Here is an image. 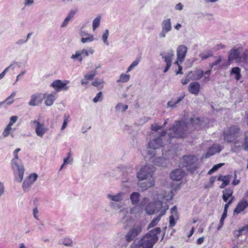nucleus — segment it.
Returning a JSON list of instances; mask_svg holds the SVG:
<instances>
[{
	"mask_svg": "<svg viewBox=\"0 0 248 248\" xmlns=\"http://www.w3.org/2000/svg\"><path fill=\"white\" fill-rule=\"evenodd\" d=\"M187 47L185 45L179 46L177 49V60L179 62H182L186 57L187 52Z\"/></svg>",
	"mask_w": 248,
	"mask_h": 248,
	"instance_id": "nucleus-17",
	"label": "nucleus"
},
{
	"mask_svg": "<svg viewBox=\"0 0 248 248\" xmlns=\"http://www.w3.org/2000/svg\"><path fill=\"white\" fill-rule=\"evenodd\" d=\"M166 131H163L158 137L151 140L148 143V147L154 150L159 149L165 144V140L167 138Z\"/></svg>",
	"mask_w": 248,
	"mask_h": 248,
	"instance_id": "nucleus-7",
	"label": "nucleus"
},
{
	"mask_svg": "<svg viewBox=\"0 0 248 248\" xmlns=\"http://www.w3.org/2000/svg\"><path fill=\"white\" fill-rule=\"evenodd\" d=\"M240 51L238 49H232L230 52L229 61H232L239 58Z\"/></svg>",
	"mask_w": 248,
	"mask_h": 248,
	"instance_id": "nucleus-25",
	"label": "nucleus"
},
{
	"mask_svg": "<svg viewBox=\"0 0 248 248\" xmlns=\"http://www.w3.org/2000/svg\"><path fill=\"white\" fill-rule=\"evenodd\" d=\"M161 232L159 227L150 230L138 242L137 244H133L131 247L134 248H152L158 240L157 234Z\"/></svg>",
	"mask_w": 248,
	"mask_h": 248,
	"instance_id": "nucleus-3",
	"label": "nucleus"
},
{
	"mask_svg": "<svg viewBox=\"0 0 248 248\" xmlns=\"http://www.w3.org/2000/svg\"><path fill=\"white\" fill-rule=\"evenodd\" d=\"M101 20V16H97L93 22V29L94 31L100 25Z\"/></svg>",
	"mask_w": 248,
	"mask_h": 248,
	"instance_id": "nucleus-33",
	"label": "nucleus"
},
{
	"mask_svg": "<svg viewBox=\"0 0 248 248\" xmlns=\"http://www.w3.org/2000/svg\"><path fill=\"white\" fill-rule=\"evenodd\" d=\"M46 96V93H37L32 94L28 103L29 105L33 107L39 105L42 103Z\"/></svg>",
	"mask_w": 248,
	"mask_h": 248,
	"instance_id": "nucleus-10",
	"label": "nucleus"
},
{
	"mask_svg": "<svg viewBox=\"0 0 248 248\" xmlns=\"http://www.w3.org/2000/svg\"><path fill=\"white\" fill-rule=\"evenodd\" d=\"M12 130V127H9L7 125L6 128L4 129V131L2 132V135L4 137H8L10 134L11 131Z\"/></svg>",
	"mask_w": 248,
	"mask_h": 248,
	"instance_id": "nucleus-45",
	"label": "nucleus"
},
{
	"mask_svg": "<svg viewBox=\"0 0 248 248\" xmlns=\"http://www.w3.org/2000/svg\"><path fill=\"white\" fill-rule=\"evenodd\" d=\"M195 120L191 118L190 123L184 121H176L167 134V142L170 143L172 138H184L186 135L194 130L196 127L194 125Z\"/></svg>",
	"mask_w": 248,
	"mask_h": 248,
	"instance_id": "nucleus-1",
	"label": "nucleus"
},
{
	"mask_svg": "<svg viewBox=\"0 0 248 248\" xmlns=\"http://www.w3.org/2000/svg\"><path fill=\"white\" fill-rule=\"evenodd\" d=\"M127 108V105H124L121 103H118L115 107V109L116 110L119 111L121 110L123 112L125 111Z\"/></svg>",
	"mask_w": 248,
	"mask_h": 248,
	"instance_id": "nucleus-38",
	"label": "nucleus"
},
{
	"mask_svg": "<svg viewBox=\"0 0 248 248\" xmlns=\"http://www.w3.org/2000/svg\"><path fill=\"white\" fill-rule=\"evenodd\" d=\"M129 75L122 74L121 75L120 79L117 80V82H126L129 80Z\"/></svg>",
	"mask_w": 248,
	"mask_h": 248,
	"instance_id": "nucleus-35",
	"label": "nucleus"
},
{
	"mask_svg": "<svg viewBox=\"0 0 248 248\" xmlns=\"http://www.w3.org/2000/svg\"><path fill=\"white\" fill-rule=\"evenodd\" d=\"M232 190L231 188H226L225 190L223 191V194L229 197L232 196Z\"/></svg>",
	"mask_w": 248,
	"mask_h": 248,
	"instance_id": "nucleus-54",
	"label": "nucleus"
},
{
	"mask_svg": "<svg viewBox=\"0 0 248 248\" xmlns=\"http://www.w3.org/2000/svg\"><path fill=\"white\" fill-rule=\"evenodd\" d=\"M73 243L72 240L69 238H65L63 239V244L66 246H71Z\"/></svg>",
	"mask_w": 248,
	"mask_h": 248,
	"instance_id": "nucleus-52",
	"label": "nucleus"
},
{
	"mask_svg": "<svg viewBox=\"0 0 248 248\" xmlns=\"http://www.w3.org/2000/svg\"><path fill=\"white\" fill-rule=\"evenodd\" d=\"M240 71L241 70L238 67H233L231 70V74L235 75L234 78L236 80H239L241 78Z\"/></svg>",
	"mask_w": 248,
	"mask_h": 248,
	"instance_id": "nucleus-29",
	"label": "nucleus"
},
{
	"mask_svg": "<svg viewBox=\"0 0 248 248\" xmlns=\"http://www.w3.org/2000/svg\"><path fill=\"white\" fill-rule=\"evenodd\" d=\"M142 227L141 225H135L127 232L125 236V239L127 242L134 240L141 232Z\"/></svg>",
	"mask_w": 248,
	"mask_h": 248,
	"instance_id": "nucleus-9",
	"label": "nucleus"
},
{
	"mask_svg": "<svg viewBox=\"0 0 248 248\" xmlns=\"http://www.w3.org/2000/svg\"><path fill=\"white\" fill-rule=\"evenodd\" d=\"M204 75V71L201 69H199L193 74V79L198 80L200 79Z\"/></svg>",
	"mask_w": 248,
	"mask_h": 248,
	"instance_id": "nucleus-31",
	"label": "nucleus"
},
{
	"mask_svg": "<svg viewBox=\"0 0 248 248\" xmlns=\"http://www.w3.org/2000/svg\"><path fill=\"white\" fill-rule=\"evenodd\" d=\"M168 32H169V31L162 29L161 32L159 33V37L160 38H165L166 36V34Z\"/></svg>",
	"mask_w": 248,
	"mask_h": 248,
	"instance_id": "nucleus-59",
	"label": "nucleus"
},
{
	"mask_svg": "<svg viewBox=\"0 0 248 248\" xmlns=\"http://www.w3.org/2000/svg\"><path fill=\"white\" fill-rule=\"evenodd\" d=\"M185 95H182L177 98H173L170 101L167 103L168 107L171 108H175L177 107V105L183 100Z\"/></svg>",
	"mask_w": 248,
	"mask_h": 248,
	"instance_id": "nucleus-21",
	"label": "nucleus"
},
{
	"mask_svg": "<svg viewBox=\"0 0 248 248\" xmlns=\"http://www.w3.org/2000/svg\"><path fill=\"white\" fill-rule=\"evenodd\" d=\"M200 84L197 81L191 82L188 86V91L192 94H198L200 92Z\"/></svg>",
	"mask_w": 248,
	"mask_h": 248,
	"instance_id": "nucleus-20",
	"label": "nucleus"
},
{
	"mask_svg": "<svg viewBox=\"0 0 248 248\" xmlns=\"http://www.w3.org/2000/svg\"><path fill=\"white\" fill-rule=\"evenodd\" d=\"M27 42V40L25 39H19L16 42L15 44L17 46H21L23 44H25Z\"/></svg>",
	"mask_w": 248,
	"mask_h": 248,
	"instance_id": "nucleus-63",
	"label": "nucleus"
},
{
	"mask_svg": "<svg viewBox=\"0 0 248 248\" xmlns=\"http://www.w3.org/2000/svg\"><path fill=\"white\" fill-rule=\"evenodd\" d=\"M21 150L20 148H16L13 152L14 157L11 161V165L14 170L15 180L20 183L23 178L24 168L19 159L18 153Z\"/></svg>",
	"mask_w": 248,
	"mask_h": 248,
	"instance_id": "nucleus-4",
	"label": "nucleus"
},
{
	"mask_svg": "<svg viewBox=\"0 0 248 248\" xmlns=\"http://www.w3.org/2000/svg\"><path fill=\"white\" fill-rule=\"evenodd\" d=\"M160 56L164 60L166 64H171L172 60L174 56V51L172 49H169L166 52H161Z\"/></svg>",
	"mask_w": 248,
	"mask_h": 248,
	"instance_id": "nucleus-15",
	"label": "nucleus"
},
{
	"mask_svg": "<svg viewBox=\"0 0 248 248\" xmlns=\"http://www.w3.org/2000/svg\"><path fill=\"white\" fill-rule=\"evenodd\" d=\"M167 123V122L166 121H165V123H164V124L162 126L158 125L156 124H152V130L153 131H157L158 130L161 129L162 127H164L166 125Z\"/></svg>",
	"mask_w": 248,
	"mask_h": 248,
	"instance_id": "nucleus-43",
	"label": "nucleus"
},
{
	"mask_svg": "<svg viewBox=\"0 0 248 248\" xmlns=\"http://www.w3.org/2000/svg\"><path fill=\"white\" fill-rule=\"evenodd\" d=\"M176 224V221L175 220V217L174 215H171L170 216V221H169V226L170 227H174Z\"/></svg>",
	"mask_w": 248,
	"mask_h": 248,
	"instance_id": "nucleus-48",
	"label": "nucleus"
},
{
	"mask_svg": "<svg viewBox=\"0 0 248 248\" xmlns=\"http://www.w3.org/2000/svg\"><path fill=\"white\" fill-rule=\"evenodd\" d=\"M94 52V50L92 47L83 49L82 50L76 51L75 54L71 55V58L73 60L77 59L79 62H81L83 57H88L89 54H93Z\"/></svg>",
	"mask_w": 248,
	"mask_h": 248,
	"instance_id": "nucleus-8",
	"label": "nucleus"
},
{
	"mask_svg": "<svg viewBox=\"0 0 248 248\" xmlns=\"http://www.w3.org/2000/svg\"><path fill=\"white\" fill-rule=\"evenodd\" d=\"M226 217L227 213L226 212H223L219 221V224H221V226H222L223 225L224 220Z\"/></svg>",
	"mask_w": 248,
	"mask_h": 248,
	"instance_id": "nucleus-62",
	"label": "nucleus"
},
{
	"mask_svg": "<svg viewBox=\"0 0 248 248\" xmlns=\"http://www.w3.org/2000/svg\"><path fill=\"white\" fill-rule=\"evenodd\" d=\"M140 196L139 192H133L131 194L130 199L132 204L136 205L139 202Z\"/></svg>",
	"mask_w": 248,
	"mask_h": 248,
	"instance_id": "nucleus-28",
	"label": "nucleus"
},
{
	"mask_svg": "<svg viewBox=\"0 0 248 248\" xmlns=\"http://www.w3.org/2000/svg\"><path fill=\"white\" fill-rule=\"evenodd\" d=\"M147 153L149 155H153L152 162L155 166L159 167H165L167 164V159L163 157H154L155 155L154 151L152 152L150 150H148Z\"/></svg>",
	"mask_w": 248,
	"mask_h": 248,
	"instance_id": "nucleus-13",
	"label": "nucleus"
},
{
	"mask_svg": "<svg viewBox=\"0 0 248 248\" xmlns=\"http://www.w3.org/2000/svg\"><path fill=\"white\" fill-rule=\"evenodd\" d=\"M15 68V66L14 65V64H11L6 67L3 71L0 74V80L5 76L6 73L9 70V69H12V70H14Z\"/></svg>",
	"mask_w": 248,
	"mask_h": 248,
	"instance_id": "nucleus-37",
	"label": "nucleus"
},
{
	"mask_svg": "<svg viewBox=\"0 0 248 248\" xmlns=\"http://www.w3.org/2000/svg\"><path fill=\"white\" fill-rule=\"evenodd\" d=\"M97 74V73L96 70H94L93 71H92L89 74H86L84 75V78L88 80H93Z\"/></svg>",
	"mask_w": 248,
	"mask_h": 248,
	"instance_id": "nucleus-32",
	"label": "nucleus"
},
{
	"mask_svg": "<svg viewBox=\"0 0 248 248\" xmlns=\"http://www.w3.org/2000/svg\"><path fill=\"white\" fill-rule=\"evenodd\" d=\"M109 31L108 30H106L104 33L102 35V40L103 42L106 45H108V43L107 41V39L108 36Z\"/></svg>",
	"mask_w": 248,
	"mask_h": 248,
	"instance_id": "nucleus-41",
	"label": "nucleus"
},
{
	"mask_svg": "<svg viewBox=\"0 0 248 248\" xmlns=\"http://www.w3.org/2000/svg\"><path fill=\"white\" fill-rule=\"evenodd\" d=\"M180 164L187 170L193 173L198 168V159L194 155H185L180 160Z\"/></svg>",
	"mask_w": 248,
	"mask_h": 248,
	"instance_id": "nucleus-5",
	"label": "nucleus"
},
{
	"mask_svg": "<svg viewBox=\"0 0 248 248\" xmlns=\"http://www.w3.org/2000/svg\"><path fill=\"white\" fill-rule=\"evenodd\" d=\"M81 37V42L82 43L92 42L94 40L93 35L89 34L84 31L81 30L79 33Z\"/></svg>",
	"mask_w": 248,
	"mask_h": 248,
	"instance_id": "nucleus-18",
	"label": "nucleus"
},
{
	"mask_svg": "<svg viewBox=\"0 0 248 248\" xmlns=\"http://www.w3.org/2000/svg\"><path fill=\"white\" fill-rule=\"evenodd\" d=\"M245 234V233L243 231L242 228L240 229L238 231H236L235 232V235L236 238H238L240 235Z\"/></svg>",
	"mask_w": 248,
	"mask_h": 248,
	"instance_id": "nucleus-60",
	"label": "nucleus"
},
{
	"mask_svg": "<svg viewBox=\"0 0 248 248\" xmlns=\"http://www.w3.org/2000/svg\"><path fill=\"white\" fill-rule=\"evenodd\" d=\"M162 204V203L160 200L149 204L145 208L146 212L149 215H153L160 210Z\"/></svg>",
	"mask_w": 248,
	"mask_h": 248,
	"instance_id": "nucleus-12",
	"label": "nucleus"
},
{
	"mask_svg": "<svg viewBox=\"0 0 248 248\" xmlns=\"http://www.w3.org/2000/svg\"><path fill=\"white\" fill-rule=\"evenodd\" d=\"M109 205L111 208L115 210H118L122 206V205L121 203H118L114 202H110Z\"/></svg>",
	"mask_w": 248,
	"mask_h": 248,
	"instance_id": "nucleus-46",
	"label": "nucleus"
},
{
	"mask_svg": "<svg viewBox=\"0 0 248 248\" xmlns=\"http://www.w3.org/2000/svg\"><path fill=\"white\" fill-rule=\"evenodd\" d=\"M155 172V169L152 166H145L137 173V177L139 180L138 186L142 191L155 185L153 177Z\"/></svg>",
	"mask_w": 248,
	"mask_h": 248,
	"instance_id": "nucleus-2",
	"label": "nucleus"
},
{
	"mask_svg": "<svg viewBox=\"0 0 248 248\" xmlns=\"http://www.w3.org/2000/svg\"><path fill=\"white\" fill-rule=\"evenodd\" d=\"M107 198L112 201L119 202L123 200V197L122 193H118L116 195H111V194H108Z\"/></svg>",
	"mask_w": 248,
	"mask_h": 248,
	"instance_id": "nucleus-27",
	"label": "nucleus"
},
{
	"mask_svg": "<svg viewBox=\"0 0 248 248\" xmlns=\"http://www.w3.org/2000/svg\"><path fill=\"white\" fill-rule=\"evenodd\" d=\"M213 56V53L211 51L203 52L200 55L202 60H205Z\"/></svg>",
	"mask_w": 248,
	"mask_h": 248,
	"instance_id": "nucleus-34",
	"label": "nucleus"
},
{
	"mask_svg": "<svg viewBox=\"0 0 248 248\" xmlns=\"http://www.w3.org/2000/svg\"><path fill=\"white\" fill-rule=\"evenodd\" d=\"M69 83V80H65L63 81L57 79L54 80L51 84L50 87L53 88L56 91L59 92L62 90H67L68 87L66 85Z\"/></svg>",
	"mask_w": 248,
	"mask_h": 248,
	"instance_id": "nucleus-11",
	"label": "nucleus"
},
{
	"mask_svg": "<svg viewBox=\"0 0 248 248\" xmlns=\"http://www.w3.org/2000/svg\"><path fill=\"white\" fill-rule=\"evenodd\" d=\"M248 206V202L247 201H241L239 202L234 210V213L238 214L242 212Z\"/></svg>",
	"mask_w": 248,
	"mask_h": 248,
	"instance_id": "nucleus-22",
	"label": "nucleus"
},
{
	"mask_svg": "<svg viewBox=\"0 0 248 248\" xmlns=\"http://www.w3.org/2000/svg\"><path fill=\"white\" fill-rule=\"evenodd\" d=\"M17 120V117L16 116H13L10 118V122L7 125L9 127H11V126L14 124V123L16 122Z\"/></svg>",
	"mask_w": 248,
	"mask_h": 248,
	"instance_id": "nucleus-51",
	"label": "nucleus"
},
{
	"mask_svg": "<svg viewBox=\"0 0 248 248\" xmlns=\"http://www.w3.org/2000/svg\"><path fill=\"white\" fill-rule=\"evenodd\" d=\"M232 176L230 175H227L223 176V182L226 185H229L230 181Z\"/></svg>",
	"mask_w": 248,
	"mask_h": 248,
	"instance_id": "nucleus-55",
	"label": "nucleus"
},
{
	"mask_svg": "<svg viewBox=\"0 0 248 248\" xmlns=\"http://www.w3.org/2000/svg\"><path fill=\"white\" fill-rule=\"evenodd\" d=\"M33 184L27 178L25 179L22 184V188L24 192H28L30 190V187Z\"/></svg>",
	"mask_w": 248,
	"mask_h": 248,
	"instance_id": "nucleus-30",
	"label": "nucleus"
},
{
	"mask_svg": "<svg viewBox=\"0 0 248 248\" xmlns=\"http://www.w3.org/2000/svg\"><path fill=\"white\" fill-rule=\"evenodd\" d=\"M38 177V175L36 173H32L30 174L27 178L29 180H30L31 182L33 184V183L36 180Z\"/></svg>",
	"mask_w": 248,
	"mask_h": 248,
	"instance_id": "nucleus-50",
	"label": "nucleus"
},
{
	"mask_svg": "<svg viewBox=\"0 0 248 248\" xmlns=\"http://www.w3.org/2000/svg\"><path fill=\"white\" fill-rule=\"evenodd\" d=\"M102 100V93L101 92L98 93L95 97L93 99L94 103H97L99 101H101Z\"/></svg>",
	"mask_w": 248,
	"mask_h": 248,
	"instance_id": "nucleus-42",
	"label": "nucleus"
},
{
	"mask_svg": "<svg viewBox=\"0 0 248 248\" xmlns=\"http://www.w3.org/2000/svg\"><path fill=\"white\" fill-rule=\"evenodd\" d=\"M224 163H219L216 165H215L213 168L210 170L208 172V174H211L214 172L216 171L218 169H219L220 168H221L222 166L224 165Z\"/></svg>",
	"mask_w": 248,
	"mask_h": 248,
	"instance_id": "nucleus-36",
	"label": "nucleus"
},
{
	"mask_svg": "<svg viewBox=\"0 0 248 248\" xmlns=\"http://www.w3.org/2000/svg\"><path fill=\"white\" fill-rule=\"evenodd\" d=\"M31 123L34 124L36 135L39 137H42L47 131V129L45 127L44 124L37 120L32 121Z\"/></svg>",
	"mask_w": 248,
	"mask_h": 248,
	"instance_id": "nucleus-14",
	"label": "nucleus"
},
{
	"mask_svg": "<svg viewBox=\"0 0 248 248\" xmlns=\"http://www.w3.org/2000/svg\"><path fill=\"white\" fill-rule=\"evenodd\" d=\"M243 149L248 151V134L245 135V138L243 143L242 144Z\"/></svg>",
	"mask_w": 248,
	"mask_h": 248,
	"instance_id": "nucleus-44",
	"label": "nucleus"
},
{
	"mask_svg": "<svg viewBox=\"0 0 248 248\" xmlns=\"http://www.w3.org/2000/svg\"><path fill=\"white\" fill-rule=\"evenodd\" d=\"M221 150L219 145L217 144H214L212 147H210L206 154L205 155L206 158H209L212 155H213L216 153H219Z\"/></svg>",
	"mask_w": 248,
	"mask_h": 248,
	"instance_id": "nucleus-19",
	"label": "nucleus"
},
{
	"mask_svg": "<svg viewBox=\"0 0 248 248\" xmlns=\"http://www.w3.org/2000/svg\"><path fill=\"white\" fill-rule=\"evenodd\" d=\"M162 29L170 31L172 30V26L170 18L164 19L161 24Z\"/></svg>",
	"mask_w": 248,
	"mask_h": 248,
	"instance_id": "nucleus-23",
	"label": "nucleus"
},
{
	"mask_svg": "<svg viewBox=\"0 0 248 248\" xmlns=\"http://www.w3.org/2000/svg\"><path fill=\"white\" fill-rule=\"evenodd\" d=\"M70 20L71 19L68 17L66 16L62 24L61 27H64L66 26L68 24L69 22L70 21Z\"/></svg>",
	"mask_w": 248,
	"mask_h": 248,
	"instance_id": "nucleus-64",
	"label": "nucleus"
},
{
	"mask_svg": "<svg viewBox=\"0 0 248 248\" xmlns=\"http://www.w3.org/2000/svg\"><path fill=\"white\" fill-rule=\"evenodd\" d=\"M77 13L76 10H71L67 16L71 20L74 17L75 14Z\"/></svg>",
	"mask_w": 248,
	"mask_h": 248,
	"instance_id": "nucleus-57",
	"label": "nucleus"
},
{
	"mask_svg": "<svg viewBox=\"0 0 248 248\" xmlns=\"http://www.w3.org/2000/svg\"><path fill=\"white\" fill-rule=\"evenodd\" d=\"M102 80L97 81L95 80L92 83V85L96 87H99V86L103 83Z\"/></svg>",
	"mask_w": 248,
	"mask_h": 248,
	"instance_id": "nucleus-58",
	"label": "nucleus"
},
{
	"mask_svg": "<svg viewBox=\"0 0 248 248\" xmlns=\"http://www.w3.org/2000/svg\"><path fill=\"white\" fill-rule=\"evenodd\" d=\"M68 118H69V116L66 117V115H64V120L63 124L62 125V126L61 127V130H63L66 128V127L67 125V124L68 123Z\"/></svg>",
	"mask_w": 248,
	"mask_h": 248,
	"instance_id": "nucleus-56",
	"label": "nucleus"
},
{
	"mask_svg": "<svg viewBox=\"0 0 248 248\" xmlns=\"http://www.w3.org/2000/svg\"><path fill=\"white\" fill-rule=\"evenodd\" d=\"M73 161V159L71 157V153L69 152L67 154V157L64 158L63 163L64 164H68L71 163Z\"/></svg>",
	"mask_w": 248,
	"mask_h": 248,
	"instance_id": "nucleus-49",
	"label": "nucleus"
},
{
	"mask_svg": "<svg viewBox=\"0 0 248 248\" xmlns=\"http://www.w3.org/2000/svg\"><path fill=\"white\" fill-rule=\"evenodd\" d=\"M211 70H208L204 72V80H209V76L211 74Z\"/></svg>",
	"mask_w": 248,
	"mask_h": 248,
	"instance_id": "nucleus-61",
	"label": "nucleus"
},
{
	"mask_svg": "<svg viewBox=\"0 0 248 248\" xmlns=\"http://www.w3.org/2000/svg\"><path fill=\"white\" fill-rule=\"evenodd\" d=\"M46 99L45 100V104L47 106H52L57 98L55 93L48 94L47 95H46Z\"/></svg>",
	"mask_w": 248,
	"mask_h": 248,
	"instance_id": "nucleus-24",
	"label": "nucleus"
},
{
	"mask_svg": "<svg viewBox=\"0 0 248 248\" xmlns=\"http://www.w3.org/2000/svg\"><path fill=\"white\" fill-rule=\"evenodd\" d=\"M169 209V205L165 203V205L163 206L161 205V207L160 208L161 215H164L166 213V211Z\"/></svg>",
	"mask_w": 248,
	"mask_h": 248,
	"instance_id": "nucleus-53",
	"label": "nucleus"
},
{
	"mask_svg": "<svg viewBox=\"0 0 248 248\" xmlns=\"http://www.w3.org/2000/svg\"><path fill=\"white\" fill-rule=\"evenodd\" d=\"M16 95V92H13L11 95L9 96L8 97H7L4 101V103H6L7 105H10L11 104H12L14 102V100H12L11 101H8L9 99H13L15 96Z\"/></svg>",
	"mask_w": 248,
	"mask_h": 248,
	"instance_id": "nucleus-39",
	"label": "nucleus"
},
{
	"mask_svg": "<svg viewBox=\"0 0 248 248\" xmlns=\"http://www.w3.org/2000/svg\"><path fill=\"white\" fill-rule=\"evenodd\" d=\"M162 197L160 198L161 202L163 203L164 202V203H166V202H169L170 201L172 198V192H163L162 194Z\"/></svg>",
	"mask_w": 248,
	"mask_h": 248,
	"instance_id": "nucleus-26",
	"label": "nucleus"
},
{
	"mask_svg": "<svg viewBox=\"0 0 248 248\" xmlns=\"http://www.w3.org/2000/svg\"><path fill=\"white\" fill-rule=\"evenodd\" d=\"M140 62V59H136V60H135L130 65V66L128 67L127 71H126V73H128L131 70H132L133 68H134L136 66H137L138 65V64Z\"/></svg>",
	"mask_w": 248,
	"mask_h": 248,
	"instance_id": "nucleus-40",
	"label": "nucleus"
},
{
	"mask_svg": "<svg viewBox=\"0 0 248 248\" xmlns=\"http://www.w3.org/2000/svg\"><path fill=\"white\" fill-rule=\"evenodd\" d=\"M240 132V129L237 125H232L224 130L223 132L224 141L227 142L235 141L239 137Z\"/></svg>",
	"mask_w": 248,
	"mask_h": 248,
	"instance_id": "nucleus-6",
	"label": "nucleus"
},
{
	"mask_svg": "<svg viewBox=\"0 0 248 248\" xmlns=\"http://www.w3.org/2000/svg\"><path fill=\"white\" fill-rule=\"evenodd\" d=\"M221 61V56H218L217 58V59L213 62L210 63L209 64V66L211 68H213L215 66L217 65Z\"/></svg>",
	"mask_w": 248,
	"mask_h": 248,
	"instance_id": "nucleus-47",
	"label": "nucleus"
},
{
	"mask_svg": "<svg viewBox=\"0 0 248 248\" xmlns=\"http://www.w3.org/2000/svg\"><path fill=\"white\" fill-rule=\"evenodd\" d=\"M185 174V172L182 169H177L171 171L170 177L173 181H179L183 178Z\"/></svg>",
	"mask_w": 248,
	"mask_h": 248,
	"instance_id": "nucleus-16",
	"label": "nucleus"
}]
</instances>
